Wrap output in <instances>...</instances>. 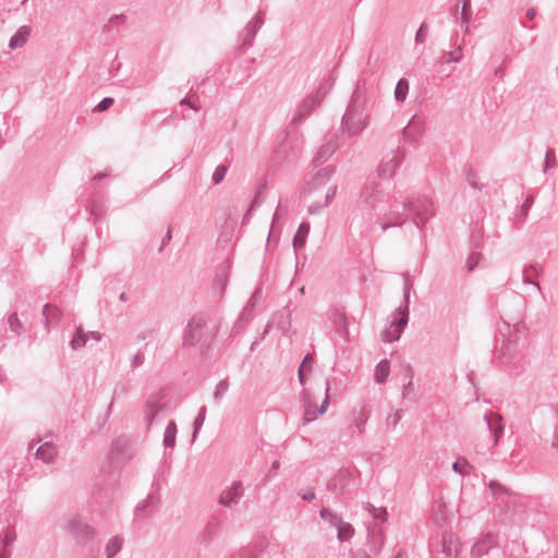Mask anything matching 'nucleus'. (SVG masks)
<instances>
[{
  "instance_id": "nucleus-1",
  "label": "nucleus",
  "mask_w": 558,
  "mask_h": 558,
  "mask_svg": "<svg viewBox=\"0 0 558 558\" xmlns=\"http://www.w3.org/2000/svg\"><path fill=\"white\" fill-rule=\"evenodd\" d=\"M362 210L372 211L377 216V222L383 232L390 228L402 227L407 215L400 210V201L391 196L378 182H369L363 186L359 196Z\"/></svg>"
},
{
  "instance_id": "nucleus-2",
  "label": "nucleus",
  "mask_w": 558,
  "mask_h": 558,
  "mask_svg": "<svg viewBox=\"0 0 558 558\" xmlns=\"http://www.w3.org/2000/svg\"><path fill=\"white\" fill-rule=\"evenodd\" d=\"M499 333L502 337V341L497 349L496 359L507 367L510 374H521L525 368V350L527 348L526 325L522 319L513 324L502 320L499 326Z\"/></svg>"
},
{
  "instance_id": "nucleus-3",
  "label": "nucleus",
  "mask_w": 558,
  "mask_h": 558,
  "mask_svg": "<svg viewBox=\"0 0 558 558\" xmlns=\"http://www.w3.org/2000/svg\"><path fill=\"white\" fill-rule=\"evenodd\" d=\"M367 102L365 86L359 82L342 117L341 130L343 134L349 137H356L367 129L371 119Z\"/></svg>"
},
{
  "instance_id": "nucleus-4",
  "label": "nucleus",
  "mask_w": 558,
  "mask_h": 558,
  "mask_svg": "<svg viewBox=\"0 0 558 558\" xmlns=\"http://www.w3.org/2000/svg\"><path fill=\"white\" fill-rule=\"evenodd\" d=\"M216 336V328L210 327L203 314H195L189 322L183 332V345L206 347Z\"/></svg>"
},
{
  "instance_id": "nucleus-5",
  "label": "nucleus",
  "mask_w": 558,
  "mask_h": 558,
  "mask_svg": "<svg viewBox=\"0 0 558 558\" xmlns=\"http://www.w3.org/2000/svg\"><path fill=\"white\" fill-rule=\"evenodd\" d=\"M412 282L409 277L404 280L403 301L404 305L397 308L392 315L389 326L383 331L381 338L386 342H393L400 339L403 329L409 322L410 291Z\"/></svg>"
},
{
  "instance_id": "nucleus-6",
  "label": "nucleus",
  "mask_w": 558,
  "mask_h": 558,
  "mask_svg": "<svg viewBox=\"0 0 558 558\" xmlns=\"http://www.w3.org/2000/svg\"><path fill=\"white\" fill-rule=\"evenodd\" d=\"M400 210L404 211L407 219L413 216V223L416 228L424 226L435 215L434 204L427 196H420L415 199L407 198L400 201Z\"/></svg>"
},
{
  "instance_id": "nucleus-7",
  "label": "nucleus",
  "mask_w": 558,
  "mask_h": 558,
  "mask_svg": "<svg viewBox=\"0 0 558 558\" xmlns=\"http://www.w3.org/2000/svg\"><path fill=\"white\" fill-rule=\"evenodd\" d=\"M66 527L78 544H86L96 536V530L78 515L71 517Z\"/></svg>"
},
{
  "instance_id": "nucleus-8",
  "label": "nucleus",
  "mask_w": 558,
  "mask_h": 558,
  "mask_svg": "<svg viewBox=\"0 0 558 558\" xmlns=\"http://www.w3.org/2000/svg\"><path fill=\"white\" fill-rule=\"evenodd\" d=\"M134 454L131 442L123 437L113 440L110 450V462L112 465L126 463Z\"/></svg>"
},
{
  "instance_id": "nucleus-9",
  "label": "nucleus",
  "mask_w": 558,
  "mask_h": 558,
  "mask_svg": "<svg viewBox=\"0 0 558 558\" xmlns=\"http://www.w3.org/2000/svg\"><path fill=\"white\" fill-rule=\"evenodd\" d=\"M496 548H498L497 537L493 533H486L473 545L471 557L483 558Z\"/></svg>"
},
{
  "instance_id": "nucleus-10",
  "label": "nucleus",
  "mask_w": 558,
  "mask_h": 558,
  "mask_svg": "<svg viewBox=\"0 0 558 558\" xmlns=\"http://www.w3.org/2000/svg\"><path fill=\"white\" fill-rule=\"evenodd\" d=\"M160 398L154 396L146 401L145 420L147 426L150 427L155 421L162 420L166 415L165 404L160 403Z\"/></svg>"
},
{
  "instance_id": "nucleus-11",
  "label": "nucleus",
  "mask_w": 558,
  "mask_h": 558,
  "mask_svg": "<svg viewBox=\"0 0 558 558\" xmlns=\"http://www.w3.org/2000/svg\"><path fill=\"white\" fill-rule=\"evenodd\" d=\"M319 105V99H316L313 95L305 97L298 106L296 113L291 120V126L299 125Z\"/></svg>"
},
{
  "instance_id": "nucleus-12",
  "label": "nucleus",
  "mask_w": 558,
  "mask_h": 558,
  "mask_svg": "<svg viewBox=\"0 0 558 558\" xmlns=\"http://www.w3.org/2000/svg\"><path fill=\"white\" fill-rule=\"evenodd\" d=\"M484 420L492 436V447H495L504 434L502 417L497 413L489 412L484 415Z\"/></svg>"
},
{
  "instance_id": "nucleus-13",
  "label": "nucleus",
  "mask_w": 558,
  "mask_h": 558,
  "mask_svg": "<svg viewBox=\"0 0 558 558\" xmlns=\"http://www.w3.org/2000/svg\"><path fill=\"white\" fill-rule=\"evenodd\" d=\"M404 154L403 151L397 150L391 153L390 156H388L386 159L381 161V163L378 167V173L383 178H391L397 168L401 165L403 161Z\"/></svg>"
},
{
  "instance_id": "nucleus-14",
  "label": "nucleus",
  "mask_w": 558,
  "mask_h": 558,
  "mask_svg": "<svg viewBox=\"0 0 558 558\" xmlns=\"http://www.w3.org/2000/svg\"><path fill=\"white\" fill-rule=\"evenodd\" d=\"M424 121L418 117H412L408 125L402 130V136L411 143L416 142L424 133Z\"/></svg>"
},
{
  "instance_id": "nucleus-15",
  "label": "nucleus",
  "mask_w": 558,
  "mask_h": 558,
  "mask_svg": "<svg viewBox=\"0 0 558 558\" xmlns=\"http://www.w3.org/2000/svg\"><path fill=\"white\" fill-rule=\"evenodd\" d=\"M243 494L242 483L240 481L234 482L229 488L225 489L220 497L219 504L223 507H231L238 504Z\"/></svg>"
},
{
  "instance_id": "nucleus-16",
  "label": "nucleus",
  "mask_w": 558,
  "mask_h": 558,
  "mask_svg": "<svg viewBox=\"0 0 558 558\" xmlns=\"http://www.w3.org/2000/svg\"><path fill=\"white\" fill-rule=\"evenodd\" d=\"M338 144L337 140L330 138L325 144L320 146L317 154L315 155L313 162L315 166H319L326 162L337 150Z\"/></svg>"
},
{
  "instance_id": "nucleus-17",
  "label": "nucleus",
  "mask_w": 558,
  "mask_h": 558,
  "mask_svg": "<svg viewBox=\"0 0 558 558\" xmlns=\"http://www.w3.org/2000/svg\"><path fill=\"white\" fill-rule=\"evenodd\" d=\"M158 500L148 495L144 500L140 501L135 507V515L141 519H146L157 510Z\"/></svg>"
},
{
  "instance_id": "nucleus-18",
  "label": "nucleus",
  "mask_w": 558,
  "mask_h": 558,
  "mask_svg": "<svg viewBox=\"0 0 558 558\" xmlns=\"http://www.w3.org/2000/svg\"><path fill=\"white\" fill-rule=\"evenodd\" d=\"M543 272V267L537 264H530L525 266L522 270V282L524 284L533 286L538 292L542 291L538 282L534 281L533 277H538Z\"/></svg>"
},
{
  "instance_id": "nucleus-19",
  "label": "nucleus",
  "mask_w": 558,
  "mask_h": 558,
  "mask_svg": "<svg viewBox=\"0 0 558 558\" xmlns=\"http://www.w3.org/2000/svg\"><path fill=\"white\" fill-rule=\"evenodd\" d=\"M349 478V472L340 471L328 482V489L335 493L336 495L343 494L348 486Z\"/></svg>"
},
{
  "instance_id": "nucleus-20",
  "label": "nucleus",
  "mask_w": 558,
  "mask_h": 558,
  "mask_svg": "<svg viewBox=\"0 0 558 558\" xmlns=\"http://www.w3.org/2000/svg\"><path fill=\"white\" fill-rule=\"evenodd\" d=\"M219 525H220L219 520L216 518H211L207 522L204 530L199 533L198 542L201 544H205V545L211 543L214 541V538L216 537V535L218 534Z\"/></svg>"
},
{
  "instance_id": "nucleus-21",
  "label": "nucleus",
  "mask_w": 558,
  "mask_h": 558,
  "mask_svg": "<svg viewBox=\"0 0 558 558\" xmlns=\"http://www.w3.org/2000/svg\"><path fill=\"white\" fill-rule=\"evenodd\" d=\"M335 173V168L331 166H327L325 168L319 169L308 182L310 189L314 190L325 185L332 174Z\"/></svg>"
},
{
  "instance_id": "nucleus-22",
  "label": "nucleus",
  "mask_w": 558,
  "mask_h": 558,
  "mask_svg": "<svg viewBox=\"0 0 558 558\" xmlns=\"http://www.w3.org/2000/svg\"><path fill=\"white\" fill-rule=\"evenodd\" d=\"M329 389H330V384H329V380L327 379L326 380V397H325V400L323 402V404L320 405V408L316 411L312 405H306L305 407V410H304V422L305 423H310L312 421H314L316 418V415L319 414H324L326 412V409L329 404V396H328V392H329Z\"/></svg>"
},
{
  "instance_id": "nucleus-23",
  "label": "nucleus",
  "mask_w": 558,
  "mask_h": 558,
  "mask_svg": "<svg viewBox=\"0 0 558 558\" xmlns=\"http://www.w3.org/2000/svg\"><path fill=\"white\" fill-rule=\"evenodd\" d=\"M264 23V12L259 10L257 14L252 19V21L248 24H246V47L255 38L256 34L262 28Z\"/></svg>"
},
{
  "instance_id": "nucleus-24",
  "label": "nucleus",
  "mask_w": 558,
  "mask_h": 558,
  "mask_svg": "<svg viewBox=\"0 0 558 558\" xmlns=\"http://www.w3.org/2000/svg\"><path fill=\"white\" fill-rule=\"evenodd\" d=\"M403 377L407 383L403 385V388L401 391L402 399L411 400L414 402L417 400V398H416L415 388L413 386V369L410 366L407 367L405 374Z\"/></svg>"
},
{
  "instance_id": "nucleus-25",
  "label": "nucleus",
  "mask_w": 558,
  "mask_h": 558,
  "mask_svg": "<svg viewBox=\"0 0 558 558\" xmlns=\"http://www.w3.org/2000/svg\"><path fill=\"white\" fill-rule=\"evenodd\" d=\"M43 316L45 318V325L48 328L50 325L56 326L61 322L62 312L56 305L46 304L43 308Z\"/></svg>"
},
{
  "instance_id": "nucleus-26",
  "label": "nucleus",
  "mask_w": 558,
  "mask_h": 558,
  "mask_svg": "<svg viewBox=\"0 0 558 558\" xmlns=\"http://www.w3.org/2000/svg\"><path fill=\"white\" fill-rule=\"evenodd\" d=\"M31 27L27 25L21 26L15 32V34L10 38L9 48L14 50L23 47L27 43L28 36L31 35Z\"/></svg>"
},
{
  "instance_id": "nucleus-27",
  "label": "nucleus",
  "mask_w": 558,
  "mask_h": 558,
  "mask_svg": "<svg viewBox=\"0 0 558 558\" xmlns=\"http://www.w3.org/2000/svg\"><path fill=\"white\" fill-rule=\"evenodd\" d=\"M58 454L57 447L51 442L43 444L36 451V457L45 463H52Z\"/></svg>"
},
{
  "instance_id": "nucleus-28",
  "label": "nucleus",
  "mask_w": 558,
  "mask_h": 558,
  "mask_svg": "<svg viewBox=\"0 0 558 558\" xmlns=\"http://www.w3.org/2000/svg\"><path fill=\"white\" fill-rule=\"evenodd\" d=\"M229 278V265L225 264L215 275L214 290L222 295L226 289V284Z\"/></svg>"
},
{
  "instance_id": "nucleus-29",
  "label": "nucleus",
  "mask_w": 558,
  "mask_h": 558,
  "mask_svg": "<svg viewBox=\"0 0 558 558\" xmlns=\"http://www.w3.org/2000/svg\"><path fill=\"white\" fill-rule=\"evenodd\" d=\"M238 217H239V215H238L236 210H233L231 208L228 209V214L225 219L223 231H222V236L225 238L226 241H228L232 238L233 231L236 226Z\"/></svg>"
},
{
  "instance_id": "nucleus-30",
  "label": "nucleus",
  "mask_w": 558,
  "mask_h": 558,
  "mask_svg": "<svg viewBox=\"0 0 558 558\" xmlns=\"http://www.w3.org/2000/svg\"><path fill=\"white\" fill-rule=\"evenodd\" d=\"M301 145H302V141L300 140L299 135L296 133H294V135L291 140L287 138L281 143L277 153L284 155V157H288L289 149H291V154L294 155L300 149Z\"/></svg>"
},
{
  "instance_id": "nucleus-31",
  "label": "nucleus",
  "mask_w": 558,
  "mask_h": 558,
  "mask_svg": "<svg viewBox=\"0 0 558 558\" xmlns=\"http://www.w3.org/2000/svg\"><path fill=\"white\" fill-rule=\"evenodd\" d=\"M463 59L462 45H458L452 51H442L439 57V64H447L450 62L459 63Z\"/></svg>"
},
{
  "instance_id": "nucleus-32",
  "label": "nucleus",
  "mask_w": 558,
  "mask_h": 558,
  "mask_svg": "<svg viewBox=\"0 0 558 558\" xmlns=\"http://www.w3.org/2000/svg\"><path fill=\"white\" fill-rule=\"evenodd\" d=\"M177 424L174 421H170L165 429L162 444L166 448L173 449L175 446L177 438Z\"/></svg>"
},
{
  "instance_id": "nucleus-33",
  "label": "nucleus",
  "mask_w": 558,
  "mask_h": 558,
  "mask_svg": "<svg viewBox=\"0 0 558 558\" xmlns=\"http://www.w3.org/2000/svg\"><path fill=\"white\" fill-rule=\"evenodd\" d=\"M533 203H534L533 195H527L525 197L523 204L520 207L519 214L514 218V223L517 226L520 227L521 225H523L525 222L529 211H530L531 207L533 206Z\"/></svg>"
},
{
  "instance_id": "nucleus-34",
  "label": "nucleus",
  "mask_w": 558,
  "mask_h": 558,
  "mask_svg": "<svg viewBox=\"0 0 558 558\" xmlns=\"http://www.w3.org/2000/svg\"><path fill=\"white\" fill-rule=\"evenodd\" d=\"M310 232L308 223H301L298 228V231L293 238V247L295 250L302 248L305 245L306 236Z\"/></svg>"
},
{
  "instance_id": "nucleus-35",
  "label": "nucleus",
  "mask_w": 558,
  "mask_h": 558,
  "mask_svg": "<svg viewBox=\"0 0 558 558\" xmlns=\"http://www.w3.org/2000/svg\"><path fill=\"white\" fill-rule=\"evenodd\" d=\"M390 373V364L387 360H381L375 367V381L383 384L386 381Z\"/></svg>"
},
{
  "instance_id": "nucleus-36",
  "label": "nucleus",
  "mask_w": 558,
  "mask_h": 558,
  "mask_svg": "<svg viewBox=\"0 0 558 558\" xmlns=\"http://www.w3.org/2000/svg\"><path fill=\"white\" fill-rule=\"evenodd\" d=\"M123 545V538L119 535L112 536L106 545L107 558H114L121 550Z\"/></svg>"
},
{
  "instance_id": "nucleus-37",
  "label": "nucleus",
  "mask_w": 558,
  "mask_h": 558,
  "mask_svg": "<svg viewBox=\"0 0 558 558\" xmlns=\"http://www.w3.org/2000/svg\"><path fill=\"white\" fill-rule=\"evenodd\" d=\"M363 509L366 510L374 519L379 520L380 522H386L388 518V512L386 508L375 507L371 502H363Z\"/></svg>"
},
{
  "instance_id": "nucleus-38",
  "label": "nucleus",
  "mask_w": 558,
  "mask_h": 558,
  "mask_svg": "<svg viewBox=\"0 0 558 558\" xmlns=\"http://www.w3.org/2000/svg\"><path fill=\"white\" fill-rule=\"evenodd\" d=\"M87 340H88V335L80 326V327H77L74 336L72 337V339L70 341V345L73 350H80L81 348L85 347Z\"/></svg>"
},
{
  "instance_id": "nucleus-39",
  "label": "nucleus",
  "mask_w": 558,
  "mask_h": 558,
  "mask_svg": "<svg viewBox=\"0 0 558 558\" xmlns=\"http://www.w3.org/2000/svg\"><path fill=\"white\" fill-rule=\"evenodd\" d=\"M409 81L404 77L400 78L397 82L396 88H395V99L397 102H403L407 98V95L409 93Z\"/></svg>"
},
{
  "instance_id": "nucleus-40",
  "label": "nucleus",
  "mask_w": 558,
  "mask_h": 558,
  "mask_svg": "<svg viewBox=\"0 0 558 558\" xmlns=\"http://www.w3.org/2000/svg\"><path fill=\"white\" fill-rule=\"evenodd\" d=\"M336 193H337V185H331L328 187L326 195H325L324 206H328L333 201ZM322 207H323V205L314 204L308 207V211L311 214H316L320 210Z\"/></svg>"
},
{
  "instance_id": "nucleus-41",
  "label": "nucleus",
  "mask_w": 558,
  "mask_h": 558,
  "mask_svg": "<svg viewBox=\"0 0 558 558\" xmlns=\"http://www.w3.org/2000/svg\"><path fill=\"white\" fill-rule=\"evenodd\" d=\"M332 86H333V78L328 77L320 83L315 95H313V96L316 99H319V102H322L324 100V98L327 96V94L331 90Z\"/></svg>"
},
{
  "instance_id": "nucleus-42",
  "label": "nucleus",
  "mask_w": 558,
  "mask_h": 558,
  "mask_svg": "<svg viewBox=\"0 0 558 558\" xmlns=\"http://www.w3.org/2000/svg\"><path fill=\"white\" fill-rule=\"evenodd\" d=\"M320 518L325 522H328L331 526H336V527L342 522L341 518L336 512L330 510L329 508H323L320 510Z\"/></svg>"
},
{
  "instance_id": "nucleus-43",
  "label": "nucleus",
  "mask_w": 558,
  "mask_h": 558,
  "mask_svg": "<svg viewBox=\"0 0 558 558\" xmlns=\"http://www.w3.org/2000/svg\"><path fill=\"white\" fill-rule=\"evenodd\" d=\"M337 529H338L337 537L339 538L340 542L349 541L354 534V529L350 523L341 522L337 526Z\"/></svg>"
},
{
  "instance_id": "nucleus-44",
  "label": "nucleus",
  "mask_w": 558,
  "mask_h": 558,
  "mask_svg": "<svg viewBox=\"0 0 558 558\" xmlns=\"http://www.w3.org/2000/svg\"><path fill=\"white\" fill-rule=\"evenodd\" d=\"M205 417H206V407H202L199 409V412H198L197 416L194 420V424H193L194 432H193L192 441H194L195 438L197 437V434H198V432L201 430V428H202V426L204 424Z\"/></svg>"
},
{
  "instance_id": "nucleus-45",
  "label": "nucleus",
  "mask_w": 558,
  "mask_h": 558,
  "mask_svg": "<svg viewBox=\"0 0 558 558\" xmlns=\"http://www.w3.org/2000/svg\"><path fill=\"white\" fill-rule=\"evenodd\" d=\"M462 1V8H461V22L462 24H470L473 13L471 9V1L472 0H461Z\"/></svg>"
},
{
  "instance_id": "nucleus-46",
  "label": "nucleus",
  "mask_w": 558,
  "mask_h": 558,
  "mask_svg": "<svg viewBox=\"0 0 558 558\" xmlns=\"http://www.w3.org/2000/svg\"><path fill=\"white\" fill-rule=\"evenodd\" d=\"M8 323H9L10 329L15 335H21L24 331V327H23L22 323L20 322L16 313H13L9 316Z\"/></svg>"
},
{
  "instance_id": "nucleus-47",
  "label": "nucleus",
  "mask_w": 558,
  "mask_h": 558,
  "mask_svg": "<svg viewBox=\"0 0 558 558\" xmlns=\"http://www.w3.org/2000/svg\"><path fill=\"white\" fill-rule=\"evenodd\" d=\"M229 388V383L227 379H223L221 381L218 383V385L216 386V389L214 391V401L216 403H219L223 397V395L226 393V391L228 390Z\"/></svg>"
},
{
  "instance_id": "nucleus-48",
  "label": "nucleus",
  "mask_w": 558,
  "mask_h": 558,
  "mask_svg": "<svg viewBox=\"0 0 558 558\" xmlns=\"http://www.w3.org/2000/svg\"><path fill=\"white\" fill-rule=\"evenodd\" d=\"M368 417H369V411L364 408L361 409L357 414V417L354 421V424L359 428L360 433L364 432V427H365V424H366Z\"/></svg>"
},
{
  "instance_id": "nucleus-49",
  "label": "nucleus",
  "mask_w": 558,
  "mask_h": 558,
  "mask_svg": "<svg viewBox=\"0 0 558 558\" xmlns=\"http://www.w3.org/2000/svg\"><path fill=\"white\" fill-rule=\"evenodd\" d=\"M465 469H471V465L464 458L457 459V461L452 464L453 472L460 475H466L469 473Z\"/></svg>"
},
{
  "instance_id": "nucleus-50",
  "label": "nucleus",
  "mask_w": 558,
  "mask_h": 558,
  "mask_svg": "<svg viewBox=\"0 0 558 558\" xmlns=\"http://www.w3.org/2000/svg\"><path fill=\"white\" fill-rule=\"evenodd\" d=\"M557 165L556 155L553 149H548L545 155L543 171L546 173L549 169Z\"/></svg>"
},
{
  "instance_id": "nucleus-51",
  "label": "nucleus",
  "mask_w": 558,
  "mask_h": 558,
  "mask_svg": "<svg viewBox=\"0 0 558 558\" xmlns=\"http://www.w3.org/2000/svg\"><path fill=\"white\" fill-rule=\"evenodd\" d=\"M227 170H228V168H227V166H226V165H219V166L215 169V171H214V173H213V177H211L213 182H214L215 184H219V183H221V182L223 181L225 177H226Z\"/></svg>"
},
{
  "instance_id": "nucleus-52",
  "label": "nucleus",
  "mask_w": 558,
  "mask_h": 558,
  "mask_svg": "<svg viewBox=\"0 0 558 558\" xmlns=\"http://www.w3.org/2000/svg\"><path fill=\"white\" fill-rule=\"evenodd\" d=\"M114 102V99L112 97H105L102 98L97 106L93 109L94 112H104L108 110Z\"/></svg>"
},
{
  "instance_id": "nucleus-53",
  "label": "nucleus",
  "mask_w": 558,
  "mask_h": 558,
  "mask_svg": "<svg viewBox=\"0 0 558 558\" xmlns=\"http://www.w3.org/2000/svg\"><path fill=\"white\" fill-rule=\"evenodd\" d=\"M482 259L481 253H472L466 259V268L469 271H473L475 267L478 265L480 260Z\"/></svg>"
},
{
  "instance_id": "nucleus-54",
  "label": "nucleus",
  "mask_w": 558,
  "mask_h": 558,
  "mask_svg": "<svg viewBox=\"0 0 558 558\" xmlns=\"http://www.w3.org/2000/svg\"><path fill=\"white\" fill-rule=\"evenodd\" d=\"M263 298V291L260 288H257L254 293L252 294L251 299L248 300V302H246V312L248 311V308H254L257 303L262 300Z\"/></svg>"
},
{
  "instance_id": "nucleus-55",
  "label": "nucleus",
  "mask_w": 558,
  "mask_h": 558,
  "mask_svg": "<svg viewBox=\"0 0 558 558\" xmlns=\"http://www.w3.org/2000/svg\"><path fill=\"white\" fill-rule=\"evenodd\" d=\"M488 487L494 496H498L499 494H507L508 489L500 483L496 481H490Z\"/></svg>"
},
{
  "instance_id": "nucleus-56",
  "label": "nucleus",
  "mask_w": 558,
  "mask_h": 558,
  "mask_svg": "<svg viewBox=\"0 0 558 558\" xmlns=\"http://www.w3.org/2000/svg\"><path fill=\"white\" fill-rule=\"evenodd\" d=\"M427 28H428V25L425 22H423L420 25V27H418V29H417V32L415 34V43L416 44H424L425 43Z\"/></svg>"
},
{
  "instance_id": "nucleus-57",
  "label": "nucleus",
  "mask_w": 558,
  "mask_h": 558,
  "mask_svg": "<svg viewBox=\"0 0 558 558\" xmlns=\"http://www.w3.org/2000/svg\"><path fill=\"white\" fill-rule=\"evenodd\" d=\"M16 534L14 530H8L2 539V548H10V546L15 542Z\"/></svg>"
},
{
  "instance_id": "nucleus-58",
  "label": "nucleus",
  "mask_w": 558,
  "mask_h": 558,
  "mask_svg": "<svg viewBox=\"0 0 558 558\" xmlns=\"http://www.w3.org/2000/svg\"><path fill=\"white\" fill-rule=\"evenodd\" d=\"M308 361H314L313 357L310 355V354H306L302 361V364L299 368V372H298V377H299V381L302 386L305 385V378H304V373H305V363H307Z\"/></svg>"
},
{
  "instance_id": "nucleus-59",
  "label": "nucleus",
  "mask_w": 558,
  "mask_h": 558,
  "mask_svg": "<svg viewBox=\"0 0 558 558\" xmlns=\"http://www.w3.org/2000/svg\"><path fill=\"white\" fill-rule=\"evenodd\" d=\"M442 547H444V553L446 554V557L453 558L458 555V547L457 546L452 547L451 543L447 544V542L444 541Z\"/></svg>"
},
{
  "instance_id": "nucleus-60",
  "label": "nucleus",
  "mask_w": 558,
  "mask_h": 558,
  "mask_svg": "<svg viewBox=\"0 0 558 558\" xmlns=\"http://www.w3.org/2000/svg\"><path fill=\"white\" fill-rule=\"evenodd\" d=\"M144 361H145L144 353H143V352H141V351H138V352L134 355V357H133V360H132V362H131V366H132V368H136V367L141 366V365L144 363Z\"/></svg>"
},
{
  "instance_id": "nucleus-61",
  "label": "nucleus",
  "mask_w": 558,
  "mask_h": 558,
  "mask_svg": "<svg viewBox=\"0 0 558 558\" xmlns=\"http://www.w3.org/2000/svg\"><path fill=\"white\" fill-rule=\"evenodd\" d=\"M180 105H186L189 106L191 109L197 111L198 110V106L192 100V96L191 97H185L183 98L181 101H180Z\"/></svg>"
},
{
  "instance_id": "nucleus-62",
  "label": "nucleus",
  "mask_w": 558,
  "mask_h": 558,
  "mask_svg": "<svg viewBox=\"0 0 558 558\" xmlns=\"http://www.w3.org/2000/svg\"><path fill=\"white\" fill-rule=\"evenodd\" d=\"M279 466H280L279 461H278V460H275V461L271 463V466H270V469H269V471H268V473H267V476H268V477H272V476H275V475H276V473H277V471H278V469H279Z\"/></svg>"
},
{
  "instance_id": "nucleus-63",
  "label": "nucleus",
  "mask_w": 558,
  "mask_h": 558,
  "mask_svg": "<svg viewBox=\"0 0 558 558\" xmlns=\"http://www.w3.org/2000/svg\"><path fill=\"white\" fill-rule=\"evenodd\" d=\"M300 497H301L303 500L312 501V500H314V499H315V493H314L312 489H308V490H306L305 493L300 494Z\"/></svg>"
},
{
  "instance_id": "nucleus-64",
  "label": "nucleus",
  "mask_w": 558,
  "mask_h": 558,
  "mask_svg": "<svg viewBox=\"0 0 558 558\" xmlns=\"http://www.w3.org/2000/svg\"><path fill=\"white\" fill-rule=\"evenodd\" d=\"M352 558H371L369 555L364 549L356 550Z\"/></svg>"
}]
</instances>
